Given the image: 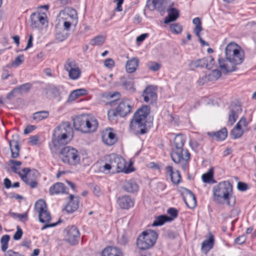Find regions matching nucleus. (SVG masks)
<instances>
[{"mask_svg": "<svg viewBox=\"0 0 256 256\" xmlns=\"http://www.w3.org/2000/svg\"><path fill=\"white\" fill-rule=\"evenodd\" d=\"M49 116V112L46 110L37 112L33 114L32 118L36 122H40L47 118Z\"/></svg>", "mask_w": 256, "mask_h": 256, "instance_id": "38", "label": "nucleus"}, {"mask_svg": "<svg viewBox=\"0 0 256 256\" xmlns=\"http://www.w3.org/2000/svg\"><path fill=\"white\" fill-rule=\"evenodd\" d=\"M72 137V129L68 122L61 123L54 130L52 144L56 150L68 143Z\"/></svg>", "mask_w": 256, "mask_h": 256, "instance_id": "3", "label": "nucleus"}, {"mask_svg": "<svg viewBox=\"0 0 256 256\" xmlns=\"http://www.w3.org/2000/svg\"><path fill=\"white\" fill-rule=\"evenodd\" d=\"M124 188L128 192H134L138 191V186L134 182L128 180L124 183Z\"/></svg>", "mask_w": 256, "mask_h": 256, "instance_id": "39", "label": "nucleus"}, {"mask_svg": "<svg viewBox=\"0 0 256 256\" xmlns=\"http://www.w3.org/2000/svg\"><path fill=\"white\" fill-rule=\"evenodd\" d=\"M39 141V138L38 136H31L29 138V143L32 146L36 145L38 144Z\"/></svg>", "mask_w": 256, "mask_h": 256, "instance_id": "58", "label": "nucleus"}, {"mask_svg": "<svg viewBox=\"0 0 256 256\" xmlns=\"http://www.w3.org/2000/svg\"><path fill=\"white\" fill-rule=\"evenodd\" d=\"M247 126L246 120L244 118H242L231 131L232 138L236 139L240 138L244 133V128Z\"/></svg>", "mask_w": 256, "mask_h": 256, "instance_id": "15", "label": "nucleus"}, {"mask_svg": "<svg viewBox=\"0 0 256 256\" xmlns=\"http://www.w3.org/2000/svg\"><path fill=\"white\" fill-rule=\"evenodd\" d=\"M10 162L12 164L11 166L12 170L14 172L18 174L20 178L22 174H26V172L29 171V168H24L22 170H20V166L22 164V162L20 161L10 160Z\"/></svg>", "mask_w": 256, "mask_h": 256, "instance_id": "28", "label": "nucleus"}, {"mask_svg": "<svg viewBox=\"0 0 256 256\" xmlns=\"http://www.w3.org/2000/svg\"><path fill=\"white\" fill-rule=\"evenodd\" d=\"M66 231V238L70 244H75L78 242L80 232L76 226H68Z\"/></svg>", "mask_w": 256, "mask_h": 256, "instance_id": "16", "label": "nucleus"}, {"mask_svg": "<svg viewBox=\"0 0 256 256\" xmlns=\"http://www.w3.org/2000/svg\"><path fill=\"white\" fill-rule=\"evenodd\" d=\"M116 116V112L114 110H108V116L110 120H114Z\"/></svg>", "mask_w": 256, "mask_h": 256, "instance_id": "62", "label": "nucleus"}, {"mask_svg": "<svg viewBox=\"0 0 256 256\" xmlns=\"http://www.w3.org/2000/svg\"><path fill=\"white\" fill-rule=\"evenodd\" d=\"M24 61V56L22 54H20L17 56L14 60L11 62L7 64V67L12 68V67H18Z\"/></svg>", "mask_w": 256, "mask_h": 256, "instance_id": "43", "label": "nucleus"}, {"mask_svg": "<svg viewBox=\"0 0 256 256\" xmlns=\"http://www.w3.org/2000/svg\"><path fill=\"white\" fill-rule=\"evenodd\" d=\"M64 68L72 80H77L81 76L82 71L74 59L68 58L64 64Z\"/></svg>", "mask_w": 256, "mask_h": 256, "instance_id": "11", "label": "nucleus"}, {"mask_svg": "<svg viewBox=\"0 0 256 256\" xmlns=\"http://www.w3.org/2000/svg\"><path fill=\"white\" fill-rule=\"evenodd\" d=\"M106 161L110 163L112 168V174L124 172L128 174L132 172L126 168V162L121 156L116 154H110L106 156Z\"/></svg>", "mask_w": 256, "mask_h": 256, "instance_id": "10", "label": "nucleus"}, {"mask_svg": "<svg viewBox=\"0 0 256 256\" xmlns=\"http://www.w3.org/2000/svg\"><path fill=\"white\" fill-rule=\"evenodd\" d=\"M86 94V90L84 88L77 89L73 90L70 94L69 99L74 100L78 97Z\"/></svg>", "mask_w": 256, "mask_h": 256, "instance_id": "41", "label": "nucleus"}, {"mask_svg": "<svg viewBox=\"0 0 256 256\" xmlns=\"http://www.w3.org/2000/svg\"><path fill=\"white\" fill-rule=\"evenodd\" d=\"M10 240V236L8 234H5L2 236L0 239L1 248L3 252H6L8 248V242Z\"/></svg>", "mask_w": 256, "mask_h": 256, "instance_id": "45", "label": "nucleus"}, {"mask_svg": "<svg viewBox=\"0 0 256 256\" xmlns=\"http://www.w3.org/2000/svg\"><path fill=\"white\" fill-rule=\"evenodd\" d=\"M121 84L126 88H132L133 87L132 83L128 80L125 78L122 77L120 79Z\"/></svg>", "mask_w": 256, "mask_h": 256, "instance_id": "50", "label": "nucleus"}, {"mask_svg": "<svg viewBox=\"0 0 256 256\" xmlns=\"http://www.w3.org/2000/svg\"><path fill=\"white\" fill-rule=\"evenodd\" d=\"M35 210L38 213L40 222L46 224L41 228L44 230L48 228L54 227L58 224V222L48 224L51 220V215L48 210L46 204L44 200H38L35 204Z\"/></svg>", "mask_w": 256, "mask_h": 256, "instance_id": "7", "label": "nucleus"}, {"mask_svg": "<svg viewBox=\"0 0 256 256\" xmlns=\"http://www.w3.org/2000/svg\"><path fill=\"white\" fill-rule=\"evenodd\" d=\"M214 243V238L213 235H210L208 238L203 241L202 244V251L205 254L212 248Z\"/></svg>", "mask_w": 256, "mask_h": 256, "instance_id": "27", "label": "nucleus"}, {"mask_svg": "<svg viewBox=\"0 0 256 256\" xmlns=\"http://www.w3.org/2000/svg\"><path fill=\"white\" fill-rule=\"evenodd\" d=\"M60 24H62L66 30H69L72 26L78 24V17L76 10L72 8H66L61 10L58 15Z\"/></svg>", "mask_w": 256, "mask_h": 256, "instance_id": "6", "label": "nucleus"}, {"mask_svg": "<svg viewBox=\"0 0 256 256\" xmlns=\"http://www.w3.org/2000/svg\"><path fill=\"white\" fill-rule=\"evenodd\" d=\"M139 61L137 58H134L128 60L126 64V70L128 73L135 72L138 66Z\"/></svg>", "mask_w": 256, "mask_h": 256, "instance_id": "35", "label": "nucleus"}, {"mask_svg": "<svg viewBox=\"0 0 256 256\" xmlns=\"http://www.w3.org/2000/svg\"><path fill=\"white\" fill-rule=\"evenodd\" d=\"M226 58H219L218 64L220 70L229 72L235 70L236 65L242 62L244 53L242 48L234 42L228 44L225 50Z\"/></svg>", "mask_w": 256, "mask_h": 256, "instance_id": "1", "label": "nucleus"}, {"mask_svg": "<svg viewBox=\"0 0 256 256\" xmlns=\"http://www.w3.org/2000/svg\"><path fill=\"white\" fill-rule=\"evenodd\" d=\"M44 94L48 97L55 98L60 94L58 88L53 85H48L44 90Z\"/></svg>", "mask_w": 256, "mask_h": 256, "instance_id": "32", "label": "nucleus"}, {"mask_svg": "<svg viewBox=\"0 0 256 256\" xmlns=\"http://www.w3.org/2000/svg\"><path fill=\"white\" fill-rule=\"evenodd\" d=\"M10 147L12 158H16L18 156L19 144L18 137L17 135L12 136V140L9 142Z\"/></svg>", "mask_w": 256, "mask_h": 256, "instance_id": "22", "label": "nucleus"}, {"mask_svg": "<svg viewBox=\"0 0 256 256\" xmlns=\"http://www.w3.org/2000/svg\"><path fill=\"white\" fill-rule=\"evenodd\" d=\"M60 158L64 163L72 166L79 164L80 161L78 151L70 146H66L61 150Z\"/></svg>", "mask_w": 256, "mask_h": 256, "instance_id": "9", "label": "nucleus"}, {"mask_svg": "<svg viewBox=\"0 0 256 256\" xmlns=\"http://www.w3.org/2000/svg\"><path fill=\"white\" fill-rule=\"evenodd\" d=\"M221 72L218 70H214L212 71L208 74L202 77L200 80V83L202 84L207 81H214L220 77Z\"/></svg>", "mask_w": 256, "mask_h": 256, "instance_id": "26", "label": "nucleus"}, {"mask_svg": "<svg viewBox=\"0 0 256 256\" xmlns=\"http://www.w3.org/2000/svg\"><path fill=\"white\" fill-rule=\"evenodd\" d=\"M242 111V108L240 106H232L230 111L228 114V118L227 122L228 126H232L236 121L238 117V115Z\"/></svg>", "mask_w": 256, "mask_h": 256, "instance_id": "20", "label": "nucleus"}, {"mask_svg": "<svg viewBox=\"0 0 256 256\" xmlns=\"http://www.w3.org/2000/svg\"><path fill=\"white\" fill-rule=\"evenodd\" d=\"M65 187L62 182H56L50 187L49 193L50 195L58 194L64 193Z\"/></svg>", "mask_w": 256, "mask_h": 256, "instance_id": "33", "label": "nucleus"}, {"mask_svg": "<svg viewBox=\"0 0 256 256\" xmlns=\"http://www.w3.org/2000/svg\"><path fill=\"white\" fill-rule=\"evenodd\" d=\"M166 174L170 176L172 182L174 184H178L182 180L180 172L178 170L174 171L173 168L170 166H168L166 168Z\"/></svg>", "mask_w": 256, "mask_h": 256, "instance_id": "23", "label": "nucleus"}, {"mask_svg": "<svg viewBox=\"0 0 256 256\" xmlns=\"http://www.w3.org/2000/svg\"><path fill=\"white\" fill-rule=\"evenodd\" d=\"M74 126L77 130L84 133H89L88 114H82L76 116L74 120Z\"/></svg>", "mask_w": 256, "mask_h": 256, "instance_id": "13", "label": "nucleus"}, {"mask_svg": "<svg viewBox=\"0 0 256 256\" xmlns=\"http://www.w3.org/2000/svg\"><path fill=\"white\" fill-rule=\"evenodd\" d=\"M69 30H66L64 28L62 29L58 26L56 28L55 38L59 42H62L69 36Z\"/></svg>", "mask_w": 256, "mask_h": 256, "instance_id": "31", "label": "nucleus"}, {"mask_svg": "<svg viewBox=\"0 0 256 256\" xmlns=\"http://www.w3.org/2000/svg\"><path fill=\"white\" fill-rule=\"evenodd\" d=\"M150 112V108L148 106H144L134 114L133 118L130 125L131 131L134 133L138 132L136 128H140V133L144 134L146 132L145 126L146 119Z\"/></svg>", "mask_w": 256, "mask_h": 256, "instance_id": "5", "label": "nucleus"}, {"mask_svg": "<svg viewBox=\"0 0 256 256\" xmlns=\"http://www.w3.org/2000/svg\"><path fill=\"white\" fill-rule=\"evenodd\" d=\"M38 176V172L36 170H30L22 174L20 178L24 183L29 186L30 188H34L37 187L38 183L36 178Z\"/></svg>", "mask_w": 256, "mask_h": 256, "instance_id": "12", "label": "nucleus"}, {"mask_svg": "<svg viewBox=\"0 0 256 256\" xmlns=\"http://www.w3.org/2000/svg\"><path fill=\"white\" fill-rule=\"evenodd\" d=\"M170 30L176 34H180L182 30V26L178 24H172L170 26Z\"/></svg>", "mask_w": 256, "mask_h": 256, "instance_id": "51", "label": "nucleus"}, {"mask_svg": "<svg viewBox=\"0 0 256 256\" xmlns=\"http://www.w3.org/2000/svg\"><path fill=\"white\" fill-rule=\"evenodd\" d=\"M79 198L72 194L70 196V201L65 207L66 210L68 212H72L78 208Z\"/></svg>", "mask_w": 256, "mask_h": 256, "instance_id": "24", "label": "nucleus"}, {"mask_svg": "<svg viewBox=\"0 0 256 256\" xmlns=\"http://www.w3.org/2000/svg\"><path fill=\"white\" fill-rule=\"evenodd\" d=\"M192 23L195 25L194 32L197 36H199V34L202 30L201 20L199 18H195L192 20Z\"/></svg>", "mask_w": 256, "mask_h": 256, "instance_id": "44", "label": "nucleus"}, {"mask_svg": "<svg viewBox=\"0 0 256 256\" xmlns=\"http://www.w3.org/2000/svg\"><path fill=\"white\" fill-rule=\"evenodd\" d=\"M88 124L90 132L96 131L98 126L96 118L91 114H88Z\"/></svg>", "mask_w": 256, "mask_h": 256, "instance_id": "37", "label": "nucleus"}, {"mask_svg": "<svg viewBox=\"0 0 256 256\" xmlns=\"http://www.w3.org/2000/svg\"><path fill=\"white\" fill-rule=\"evenodd\" d=\"M158 234L154 230H148L144 231L136 239V245L141 250H146L152 248L156 243Z\"/></svg>", "mask_w": 256, "mask_h": 256, "instance_id": "8", "label": "nucleus"}, {"mask_svg": "<svg viewBox=\"0 0 256 256\" xmlns=\"http://www.w3.org/2000/svg\"><path fill=\"white\" fill-rule=\"evenodd\" d=\"M102 142L108 146H112L117 142L116 136L112 129H106L102 132Z\"/></svg>", "mask_w": 256, "mask_h": 256, "instance_id": "17", "label": "nucleus"}, {"mask_svg": "<svg viewBox=\"0 0 256 256\" xmlns=\"http://www.w3.org/2000/svg\"><path fill=\"white\" fill-rule=\"evenodd\" d=\"M164 0H148V4L150 5L152 3L153 9L160 8L162 6Z\"/></svg>", "mask_w": 256, "mask_h": 256, "instance_id": "49", "label": "nucleus"}, {"mask_svg": "<svg viewBox=\"0 0 256 256\" xmlns=\"http://www.w3.org/2000/svg\"><path fill=\"white\" fill-rule=\"evenodd\" d=\"M32 85L29 83H26L23 84L18 87L14 89V91H20L21 92H28L31 88Z\"/></svg>", "mask_w": 256, "mask_h": 256, "instance_id": "47", "label": "nucleus"}, {"mask_svg": "<svg viewBox=\"0 0 256 256\" xmlns=\"http://www.w3.org/2000/svg\"><path fill=\"white\" fill-rule=\"evenodd\" d=\"M102 172L106 174L110 173L112 174V166H110L108 161H106V162L105 164L102 168Z\"/></svg>", "mask_w": 256, "mask_h": 256, "instance_id": "52", "label": "nucleus"}, {"mask_svg": "<svg viewBox=\"0 0 256 256\" xmlns=\"http://www.w3.org/2000/svg\"><path fill=\"white\" fill-rule=\"evenodd\" d=\"M148 68L154 72L158 70L160 68V65L156 62H150L148 64Z\"/></svg>", "mask_w": 256, "mask_h": 256, "instance_id": "53", "label": "nucleus"}, {"mask_svg": "<svg viewBox=\"0 0 256 256\" xmlns=\"http://www.w3.org/2000/svg\"><path fill=\"white\" fill-rule=\"evenodd\" d=\"M168 16L166 17L164 23L168 24L171 22L176 20L179 16L178 10L173 8H170L167 10Z\"/></svg>", "mask_w": 256, "mask_h": 256, "instance_id": "30", "label": "nucleus"}, {"mask_svg": "<svg viewBox=\"0 0 256 256\" xmlns=\"http://www.w3.org/2000/svg\"><path fill=\"white\" fill-rule=\"evenodd\" d=\"M132 108V103L130 100H124L119 104L116 112L120 116H125L130 112Z\"/></svg>", "mask_w": 256, "mask_h": 256, "instance_id": "19", "label": "nucleus"}, {"mask_svg": "<svg viewBox=\"0 0 256 256\" xmlns=\"http://www.w3.org/2000/svg\"><path fill=\"white\" fill-rule=\"evenodd\" d=\"M30 26L32 28H40L48 23L45 14L32 13L30 16Z\"/></svg>", "mask_w": 256, "mask_h": 256, "instance_id": "14", "label": "nucleus"}, {"mask_svg": "<svg viewBox=\"0 0 256 256\" xmlns=\"http://www.w3.org/2000/svg\"><path fill=\"white\" fill-rule=\"evenodd\" d=\"M10 214L13 218H18L22 221H26L28 220L27 212H25L22 214L16 212H10Z\"/></svg>", "mask_w": 256, "mask_h": 256, "instance_id": "48", "label": "nucleus"}, {"mask_svg": "<svg viewBox=\"0 0 256 256\" xmlns=\"http://www.w3.org/2000/svg\"><path fill=\"white\" fill-rule=\"evenodd\" d=\"M186 136L182 134H177L174 139L175 149L172 150L170 156L172 161L176 164H182V168H187L186 162L190 158V153L187 149H184L186 142Z\"/></svg>", "mask_w": 256, "mask_h": 256, "instance_id": "2", "label": "nucleus"}, {"mask_svg": "<svg viewBox=\"0 0 256 256\" xmlns=\"http://www.w3.org/2000/svg\"><path fill=\"white\" fill-rule=\"evenodd\" d=\"M7 68H10L8 67H7V64L2 68V74L1 76V78L2 80H6L10 76V74Z\"/></svg>", "mask_w": 256, "mask_h": 256, "instance_id": "54", "label": "nucleus"}, {"mask_svg": "<svg viewBox=\"0 0 256 256\" xmlns=\"http://www.w3.org/2000/svg\"><path fill=\"white\" fill-rule=\"evenodd\" d=\"M178 213V210L173 208H170L168 210V214L170 216H169V218H172V220L177 217Z\"/></svg>", "mask_w": 256, "mask_h": 256, "instance_id": "55", "label": "nucleus"}, {"mask_svg": "<svg viewBox=\"0 0 256 256\" xmlns=\"http://www.w3.org/2000/svg\"><path fill=\"white\" fill-rule=\"evenodd\" d=\"M208 57H210L212 60H207L206 64V67L208 69H210L212 68L214 61V58L212 56H208Z\"/></svg>", "mask_w": 256, "mask_h": 256, "instance_id": "63", "label": "nucleus"}, {"mask_svg": "<svg viewBox=\"0 0 256 256\" xmlns=\"http://www.w3.org/2000/svg\"><path fill=\"white\" fill-rule=\"evenodd\" d=\"M210 135L218 140H223L228 136V131L226 128H223L216 132L210 133Z\"/></svg>", "mask_w": 256, "mask_h": 256, "instance_id": "36", "label": "nucleus"}, {"mask_svg": "<svg viewBox=\"0 0 256 256\" xmlns=\"http://www.w3.org/2000/svg\"><path fill=\"white\" fill-rule=\"evenodd\" d=\"M102 256H122V253L116 247L108 246L102 250Z\"/></svg>", "mask_w": 256, "mask_h": 256, "instance_id": "29", "label": "nucleus"}, {"mask_svg": "<svg viewBox=\"0 0 256 256\" xmlns=\"http://www.w3.org/2000/svg\"><path fill=\"white\" fill-rule=\"evenodd\" d=\"M211 60L212 58L210 57H206L201 59L192 60L189 64V66L192 69L206 67V64L207 60Z\"/></svg>", "mask_w": 256, "mask_h": 256, "instance_id": "34", "label": "nucleus"}, {"mask_svg": "<svg viewBox=\"0 0 256 256\" xmlns=\"http://www.w3.org/2000/svg\"><path fill=\"white\" fill-rule=\"evenodd\" d=\"M117 202L122 209H128L134 206V200L128 196H123L118 198Z\"/></svg>", "mask_w": 256, "mask_h": 256, "instance_id": "21", "label": "nucleus"}, {"mask_svg": "<svg viewBox=\"0 0 256 256\" xmlns=\"http://www.w3.org/2000/svg\"><path fill=\"white\" fill-rule=\"evenodd\" d=\"M202 180L204 182H214V172L212 169H210L208 172L202 175Z\"/></svg>", "mask_w": 256, "mask_h": 256, "instance_id": "42", "label": "nucleus"}, {"mask_svg": "<svg viewBox=\"0 0 256 256\" xmlns=\"http://www.w3.org/2000/svg\"><path fill=\"white\" fill-rule=\"evenodd\" d=\"M172 220V218H170L168 216L166 215H161L158 216L154 220L152 226H159L162 225L164 222H171Z\"/></svg>", "mask_w": 256, "mask_h": 256, "instance_id": "40", "label": "nucleus"}, {"mask_svg": "<svg viewBox=\"0 0 256 256\" xmlns=\"http://www.w3.org/2000/svg\"><path fill=\"white\" fill-rule=\"evenodd\" d=\"M246 240V237L244 235L240 236L235 239V242L241 244H244Z\"/></svg>", "mask_w": 256, "mask_h": 256, "instance_id": "60", "label": "nucleus"}, {"mask_svg": "<svg viewBox=\"0 0 256 256\" xmlns=\"http://www.w3.org/2000/svg\"><path fill=\"white\" fill-rule=\"evenodd\" d=\"M4 256H21V254L18 252H14L12 250H9L6 252Z\"/></svg>", "mask_w": 256, "mask_h": 256, "instance_id": "61", "label": "nucleus"}, {"mask_svg": "<svg viewBox=\"0 0 256 256\" xmlns=\"http://www.w3.org/2000/svg\"><path fill=\"white\" fill-rule=\"evenodd\" d=\"M232 194V186L227 180L219 182L212 188L213 200L219 204H223L226 202L228 206H233L234 204H230V202Z\"/></svg>", "mask_w": 256, "mask_h": 256, "instance_id": "4", "label": "nucleus"}, {"mask_svg": "<svg viewBox=\"0 0 256 256\" xmlns=\"http://www.w3.org/2000/svg\"><path fill=\"white\" fill-rule=\"evenodd\" d=\"M190 144L193 150H196L199 146V144L196 140H191L190 141Z\"/></svg>", "mask_w": 256, "mask_h": 256, "instance_id": "64", "label": "nucleus"}, {"mask_svg": "<svg viewBox=\"0 0 256 256\" xmlns=\"http://www.w3.org/2000/svg\"><path fill=\"white\" fill-rule=\"evenodd\" d=\"M156 88L152 86H148L143 92L142 96L146 102H152L156 100Z\"/></svg>", "mask_w": 256, "mask_h": 256, "instance_id": "18", "label": "nucleus"}, {"mask_svg": "<svg viewBox=\"0 0 256 256\" xmlns=\"http://www.w3.org/2000/svg\"><path fill=\"white\" fill-rule=\"evenodd\" d=\"M105 37L99 36L95 37L90 40V44L92 46H100L104 43Z\"/></svg>", "mask_w": 256, "mask_h": 256, "instance_id": "46", "label": "nucleus"}, {"mask_svg": "<svg viewBox=\"0 0 256 256\" xmlns=\"http://www.w3.org/2000/svg\"><path fill=\"white\" fill-rule=\"evenodd\" d=\"M185 204L190 208H194L196 204L194 194L189 190H186V196L184 198Z\"/></svg>", "mask_w": 256, "mask_h": 256, "instance_id": "25", "label": "nucleus"}, {"mask_svg": "<svg viewBox=\"0 0 256 256\" xmlns=\"http://www.w3.org/2000/svg\"><path fill=\"white\" fill-rule=\"evenodd\" d=\"M238 188L240 191H245L248 188L247 184L242 182H238Z\"/></svg>", "mask_w": 256, "mask_h": 256, "instance_id": "59", "label": "nucleus"}, {"mask_svg": "<svg viewBox=\"0 0 256 256\" xmlns=\"http://www.w3.org/2000/svg\"><path fill=\"white\" fill-rule=\"evenodd\" d=\"M104 64L106 67L111 68L114 66V62L112 58H107L105 60Z\"/></svg>", "mask_w": 256, "mask_h": 256, "instance_id": "57", "label": "nucleus"}, {"mask_svg": "<svg viewBox=\"0 0 256 256\" xmlns=\"http://www.w3.org/2000/svg\"><path fill=\"white\" fill-rule=\"evenodd\" d=\"M23 232L22 230L18 226H17V230L14 235L13 238L14 240H19L21 238Z\"/></svg>", "mask_w": 256, "mask_h": 256, "instance_id": "56", "label": "nucleus"}]
</instances>
